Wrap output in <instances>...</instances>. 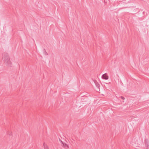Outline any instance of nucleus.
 <instances>
[{
	"label": "nucleus",
	"mask_w": 149,
	"mask_h": 149,
	"mask_svg": "<svg viewBox=\"0 0 149 149\" xmlns=\"http://www.w3.org/2000/svg\"><path fill=\"white\" fill-rule=\"evenodd\" d=\"M2 60L6 66L9 67L11 66L12 62L10 61L9 56L7 53H4L3 54Z\"/></svg>",
	"instance_id": "1"
},
{
	"label": "nucleus",
	"mask_w": 149,
	"mask_h": 149,
	"mask_svg": "<svg viewBox=\"0 0 149 149\" xmlns=\"http://www.w3.org/2000/svg\"><path fill=\"white\" fill-rule=\"evenodd\" d=\"M102 78L105 80H107L109 79V77L107 75L106 73H105L102 75Z\"/></svg>",
	"instance_id": "2"
},
{
	"label": "nucleus",
	"mask_w": 149,
	"mask_h": 149,
	"mask_svg": "<svg viewBox=\"0 0 149 149\" xmlns=\"http://www.w3.org/2000/svg\"><path fill=\"white\" fill-rule=\"evenodd\" d=\"M95 83V85L96 86V87L99 89L100 88V84H99L96 82H94Z\"/></svg>",
	"instance_id": "3"
},
{
	"label": "nucleus",
	"mask_w": 149,
	"mask_h": 149,
	"mask_svg": "<svg viewBox=\"0 0 149 149\" xmlns=\"http://www.w3.org/2000/svg\"><path fill=\"white\" fill-rule=\"evenodd\" d=\"M62 143H63V144L64 147H65V148H68V146L67 144H66L63 143L62 142Z\"/></svg>",
	"instance_id": "4"
},
{
	"label": "nucleus",
	"mask_w": 149,
	"mask_h": 149,
	"mask_svg": "<svg viewBox=\"0 0 149 149\" xmlns=\"http://www.w3.org/2000/svg\"><path fill=\"white\" fill-rule=\"evenodd\" d=\"M44 149H49L48 148L47 146L45 145V144H44Z\"/></svg>",
	"instance_id": "5"
},
{
	"label": "nucleus",
	"mask_w": 149,
	"mask_h": 149,
	"mask_svg": "<svg viewBox=\"0 0 149 149\" xmlns=\"http://www.w3.org/2000/svg\"><path fill=\"white\" fill-rule=\"evenodd\" d=\"M44 54L45 55H48V54L46 52V51H45V49H44Z\"/></svg>",
	"instance_id": "6"
},
{
	"label": "nucleus",
	"mask_w": 149,
	"mask_h": 149,
	"mask_svg": "<svg viewBox=\"0 0 149 149\" xmlns=\"http://www.w3.org/2000/svg\"><path fill=\"white\" fill-rule=\"evenodd\" d=\"M123 3H129V2L128 0H123Z\"/></svg>",
	"instance_id": "7"
},
{
	"label": "nucleus",
	"mask_w": 149,
	"mask_h": 149,
	"mask_svg": "<svg viewBox=\"0 0 149 149\" xmlns=\"http://www.w3.org/2000/svg\"><path fill=\"white\" fill-rule=\"evenodd\" d=\"M146 146H147V148H148V147L149 146V145H148V144L146 142Z\"/></svg>",
	"instance_id": "8"
},
{
	"label": "nucleus",
	"mask_w": 149,
	"mask_h": 149,
	"mask_svg": "<svg viewBox=\"0 0 149 149\" xmlns=\"http://www.w3.org/2000/svg\"><path fill=\"white\" fill-rule=\"evenodd\" d=\"M120 97L122 99V100H124L125 99V98H124V97H123V96H121Z\"/></svg>",
	"instance_id": "9"
}]
</instances>
